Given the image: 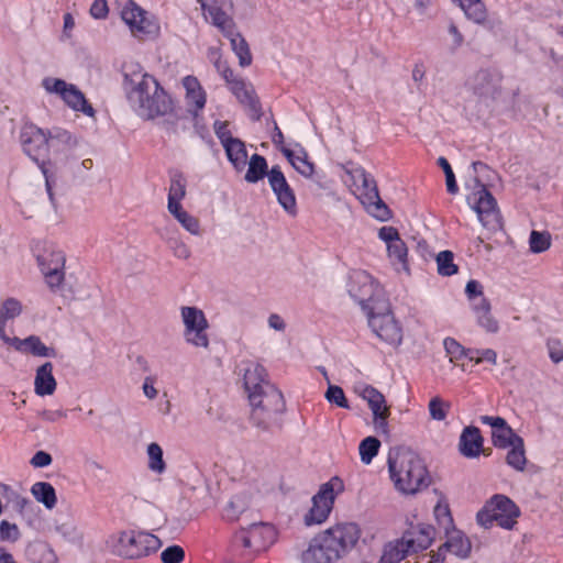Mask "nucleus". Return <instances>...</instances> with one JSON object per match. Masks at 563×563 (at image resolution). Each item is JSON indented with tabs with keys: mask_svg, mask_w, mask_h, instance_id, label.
<instances>
[{
	"mask_svg": "<svg viewBox=\"0 0 563 563\" xmlns=\"http://www.w3.org/2000/svg\"><path fill=\"white\" fill-rule=\"evenodd\" d=\"M324 398L340 408L349 409L350 405L343 389L338 385H329Z\"/></svg>",
	"mask_w": 563,
	"mask_h": 563,
	"instance_id": "nucleus-53",
	"label": "nucleus"
},
{
	"mask_svg": "<svg viewBox=\"0 0 563 563\" xmlns=\"http://www.w3.org/2000/svg\"><path fill=\"white\" fill-rule=\"evenodd\" d=\"M20 139L24 152L30 156H35L43 146L48 148L51 130L44 131L33 124H29L22 129Z\"/></svg>",
	"mask_w": 563,
	"mask_h": 563,
	"instance_id": "nucleus-25",
	"label": "nucleus"
},
{
	"mask_svg": "<svg viewBox=\"0 0 563 563\" xmlns=\"http://www.w3.org/2000/svg\"><path fill=\"white\" fill-rule=\"evenodd\" d=\"M185 558V551L179 545H170L161 553L163 563H180Z\"/></svg>",
	"mask_w": 563,
	"mask_h": 563,
	"instance_id": "nucleus-56",
	"label": "nucleus"
},
{
	"mask_svg": "<svg viewBox=\"0 0 563 563\" xmlns=\"http://www.w3.org/2000/svg\"><path fill=\"white\" fill-rule=\"evenodd\" d=\"M168 212L181 224V227L192 235L201 233L199 220L188 213L183 206L167 209Z\"/></svg>",
	"mask_w": 563,
	"mask_h": 563,
	"instance_id": "nucleus-40",
	"label": "nucleus"
},
{
	"mask_svg": "<svg viewBox=\"0 0 563 563\" xmlns=\"http://www.w3.org/2000/svg\"><path fill=\"white\" fill-rule=\"evenodd\" d=\"M230 90L238 100L251 112L253 119L260 118V106L254 89L242 80L232 81Z\"/></svg>",
	"mask_w": 563,
	"mask_h": 563,
	"instance_id": "nucleus-28",
	"label": "nucleus"
},
{
	"mask_svg": "<svg viewBox=\"0 0 563 563\" xmlns=\"http://www.w3.org/2000/svg\"><path fill=\"white\" fill-rule=\"evenodd\" d=\"M275 530L272 526L258 523L252 526L242 538V544L250 550V554H258L265 551L275 541Z\"/></svg>",
	"mask_w": 563,
	"mask_h": 563,
	"instance_id": "nucleus-22",
	"label": "nucleus"
},
{
	"mask_svg": "<svg viewBox=\"0 0 563 563\" xmlns=\"http://www.w3.org/2000/svg\"><path fill=\"white\" fill-rule=\"evenodd\" d=\"M325 533L331 539L333 547L338 550L340 558L347 550L352 549L361 537L360 528L352 522L339 523L325 530Z\"/></svg>",
	"mask_w": 563,
	"mask_h": 563,
	"instance_id": "nucleus-21",
	"label": "nucleus"
},
{
	"mask_svg": "<svg viewBox=\"0 0 563 563\" xmlns=\"http://www.w3.org/2000/svg\"><path fill=\"white\" fill-rule=\"evenodd\" d=\"M438 164L443 169V172L445 174V184H446L448 191L450 194H452V195L456 194L457 192V185H456L455 176H454V173H453V170L451 168V165L449 164V162L444 157H440L438 159Z\"/></svg>",
	"mask_w": 563,
	"mask_h": 563,
	"instance_id": "nucleus-55",
	"label": "nucleus"
},
{
	"mask_svg": "<svg viewBox=\"0 0 563 563\" xmlns=\"http://www.w3.org/2000/svg\"><path fill=\"white\" fill-rule=\"evenodd\" d=\"M54 531L65 541L70 543H79L84 539V533L78 525L70 518L56 521Z\"/></svg>",
	"mask_w": 563,
	"mask_h": 563,
	"instance_id": "nucleus-38",
	"label": "nucleus"
},
{
	"mask_svg": "<svg viewBox=\"0 0 563 563\" xmlns=\"http://www.w3.org/2000/svg\"><path fill=\"white\" fill-rule=\"evenodd\" d=\"M472 311L476 324L486 333H497L500 329L499 321L492 312V305L488 299H478L472 303Z\"/></svg>",
	"mask_w": 563,
	"mask_h": 563,
	"instance_id": "nucleus-26",
	"label": "nucleus"
},
{
	"mask_svg": "<svg viewBox=\"0 0 563 563\" xmlns=\"http://www.w3.org/2000/svg\"><path fill=\"white\" fill-rule=\"evenodd\" d=\"M378 238L386 244L387 256L398 272L409 274L408 247L394 227H382Z\"/></svg>",
	"mask_w": 563,
	"mask_h": 563,
	"instance_id": "nucleus-16",
	"label": "nucleus"
},
{
	"mask_svg": "<svg viewBox=\"0 0 563 563\" xmlns=\"http://www.w3.org/2000/svg\"><path fill=\"white\" fill-rule=\"evenodd\" d=\"M90 15L93 19L103 20L108 16L109 7L107 0H95L90 7Z\"/></svg>",
	"mask_w": 563,
	"mask_h": 563,
	"instance_id": "nucleus-59",
	"label": "nucleus"
},
{
	"mask_svg": "<svg viewBox=\"0 0 563 563\" xmlns=\"http://www.w3.org/2000/svg\"><path fill=\"white\" fill-rule=\"evenodd\" d=\"M519 515V508L510 498L505 495H495L478 511L476 519L484 528H489L495 522L504 529L511 530Z\"/></svg>",
	"mask_w": 563,
	"mask_h": 563,
	"instance_id": "nucleus-9",
	"label": "nucleus"
},
{
	"mask_svg": "<svg viewBox=\"0 0 563 563\" xmlns=\"http://www.w3.org/2000/svg\"><path fill=\"white\" fill-rule=\"evenodd\" d=\"M121 18L134 37L146 40L159 35L158 20L131 0L122 5Z\"/></svg>",
	"mask_w": 563,
	"mask_h": 563,
	"instance_id": "nucleus-14",
	"label": "nucleus"
},
{
	"mask_svg": "<svg viewBox=\"0 0 563 563\" xmlns=\"http://www.w3.org/2000/svg\"><path fill=\"white\" fill-rule=\"evenodd\" d=\"M478 115L500 114L510 108L516 91L504 85V76L494 69L479 70L471 82Z\"/></svg>",
	"mask_w": 563,
	"mask_h": 563,
	"instance_id": "nucleus-3",
	"label": "nucleus"
},
{
	"mask_svg": "<svg viewBox=\"0 0 563 563\" xmlns=\"http://www.w3.org/2000/svg\"><path fill=\"white\" fill-rule=\"evenodd\" d=\"M465 15L475 23H483L486 18V8L481 0H457Z\"/></svg>",
	"mask_w": 563,
	"mask_h": 563,
	"instance_id": "nucleus-43",
	"label": "nucleus"
},
{
	"mask_svg": "<svg viewBox=\"0 0 563 563\" xmlns=\"http://www.w3.org/2000/svg\"><path fill=\"white\" fill-rule=\"evenodd\" d=\"M451 404L440 396H434L428 405L429 416L434 421H443L446 419Z\"/></svg>",
	"mask_w": 563,
	"mask_h": 563,
	"instance_id": "nucleus-49",
	"label": "nucleus"
},
{
	"mask_svg": "<svg viewBox=\"0 0 563 563\" xmlns=\"http://www.w3.org/2000/svg\"><path fill=\"white\" fill-rule=\"evenodd\" d=\"M214 67L230 86H232V81H236V79L233 76L232 69L228 66V64L224 60L221 59V56H218L214 59Z\"/></svg>",
	"mask_w": 563,
	"mask_h": 563,
	"instance_id": "nucleus-61",
	"label": "nucleus"
},
{
	"mask_svg": "<svg viewBox=\"0 0 563 563\" xmlns=\"http://www.w3.org/2000/svg\"><path fill=\"white\" fill-rule=\"evenodd\" d=\"M358 396L365 400L373 413V423L375 430L383 434H388V417L390 415L385 396L376 388L366 385L358 389Z\"/></svg>",
	"mask_w": 563,
	"mask_h": 563,
	"instance_id": "nucleus-18",
	"label": "nucleus"
},
{
	"mask_svg": "<svg viewBox=\"0 0 563 563\" xmlns=\"http://www.w3.org/2000/svg\"><path fill=\"white\" fill-rule=\"evenodd\" d=\"M180 318L184 325L183 336L187 344L208 351L210 347V324L205 312L194 306H183Z\"/></svg>",
	"mask_w": 563,
	"mask_h": 563,
	"instance_id": "nucleus-13",
	"label": "nucleus"
},
{
	"mask_svg": "<svg viewBox=\"0 0 563 563\" xmlns=\"http://www.w3.org/2000/svg\"><path fill=\"white\" fill-rule=\"evenodd\" d=\"M22 312V305L19 300L14 298H8L3 301L2 307L0 309V316L2 319H13L18 317Z\"/></svg>",
	"mask_w": 563,
	"mask_h": 563,
	"instance_id": "nucleus-54",
	"label": "nucleus"
},
{
	"mask_svg": "<svg viewBox=\"0 0 563 563\" xmlns=\"http://www.w3.org/2000/svg\"><path fill=\"white\" fill-rule=\"evenodd\" d=\"M183 87L186 91L187 104L196 112L200 111L206 104L207 97L198 79L194 76H186L183 79Z\"/></svg>",
	"mask_w": 563,
	"mask_h": 563,
	"instance_id": "nucleus-30",
	"label": "nucleus"
},
{
	"mask_svg": "<svg viewBox=\"0 0 563 563\" xmlns=\"http://www.w3.org/2000/svg\"><path fill=\"white\" fill-rule=\"evenodd\" d=\"M162 545L161 540L148 532H139L128 539L126 554L130 558H143L155 553Z\"/></svg>",
	"mask_w": 563,
	"mask_h": 563,
	"instance_id": "nucleus-23",
	"label": "nucleus"
},
{
	"mask_svg": "<svg viewBox=\"0 0 563 563\" xmlns=\"http://www.w3.org/2000/svg\"><path fill=\"white\" fill-rule=\"evenodd\" d=\"M438 272L442 276H451L457 272V266L453 263V253L442 251L437 256Z\"/></svg>",
	"mask_w": 563,
	"mask_h": 563,
	"instance_id": "nucleus-50",
	"label": "nucleus"
},
{
	"mask_svg": "<svg viewBox=\"0 0 563 563\" xmlns=\"http://www.w3.org/2000/svg\"><path fill=\"white\" fill-rule=\"evenodd\" d=\"M507 454V463L518 471H522L526 465V455L523 449V440L515 439Z\"/></svg>",
	"mask_w": 563,
	"mask_h": 563,
	"instance_id": "nucleus-47",
	"label": "nucleus"
},
{
	"mask_svg": "<svg viewBox=\"0 0 563 563\" xmlns=\"http://www.w3.org/2000/svg\"><path fill=\"white\" fill-rule=\"evenodd\" d=\"M269 187L283 210L290 217L298 213L297 199L285 175L278 166H274L267 174Z\"/></svg>",
	"mask_w": 563,
	"mask_h": 563,
	"instance_id": "nucleus-17",
	"label": "nucleus"
},
{
	"mask_svg": "<svg viewBox=\"0 0 563 563\" xmlns=\"http://www.w3.org/2000/svg\"><path fill=\"white\" fill-rule=\"evenodd\" d=\"M476 354H477V364L483 363V362H488L492 365H496V363H497V353L492 349L476 351Z\"/></svg>",
	"mask_w": 563,
	"mask_h": 563,
	"instance_id": "nucleus-63",
	"label": "nucleus"
},
{
	"mask_svg": "<svg viewBox=\"0 0 563 563\" xmlns=\"http://www.w3.org/2000/svg\"><path fill=\"white\" fill-rule=\"evenodd\" d=\"M57 383L53 375V364L46 362L36 369L34 378V391L37 396H51L56 389Z\"/></svg>",
	"mask_w": 563,
	"mask_h": 563,
	"instance_id": "nucleus-29",
	"label": "nucleus"
},
{
	"mask_svg": "<svg viewBox=\"0 0 563 563\" xmlns=\"http://www.w3.org/2000/svg\"><path fill=\"white\" fill-rule=\"evenodd\" d=\"M380 448V441L375 437L365 438L358 445L361 461L364 464H371L377 455Z\"/></svg>",
	"mask_w": 563,
	"mask_h": 563,
	"instance_id": "nucleus-48",
	"label": "nucleus"
},
{
	"mask_svg": "<svg viewBox=\"0 0 563 563\" xmlns=\"http://www.w3.org/2000/svg\"><path fill=\"white\" fill-rule=\"evenodd\" d=\"M64 103L75 112H81L82 114L95 119L96 111L89 103L84 92L76 86L73 85Z\"/></svg>",
	"mask_w": 563,
	"mask_h": 563,
	"instance_id": "nucleus-32",
	"label": "nucleus"
},
{
	"mask_svg": "<svg viewBox=\"0 0 563 563\" xmlns=\"http://www.w3.org/2000/svg\"><path fill=\"white\" fill-rule=\"evenodd\" d=\"M123 75L129 103L141 118L150 120L173 110L170 97L140 64L125 63Z\"/></svg>",
	"mask_w": 563,
	"mask_h": 563,
	"instance_id": "nucleus-2",
	"label": "nucleus"
},
{
	"mask_svg": "<svg viewBox=\"0 0 563 563\" xmlns=\"http://www.w3.org/2000/svg\"><path fill=\"white\" fill-rule=\"evenodd\" d=\"M343 482L339 477H332L328 483L320 486L312 498V507L305 516L307 526L320 525L328 518L335 496L343 490Z\"/></svg>",
	"mask_w": 563,
	"mask_h": 563,
	"instance_id": "nucleus-15",
	"label": "nucleus"
},
{
	"mask_svg": "<svg viewBox=\"0 0 563 563\" xmlns=\"http://www.w3.org/2000/svg\"><path fill=\"white\" fill-rule=\"evenodd\" d=\"M388 467L396 489L404 494H415L427 485V468L412 451H400L389 456Z\"/></svg>",
	"mask_w": 563,
	"mask_h": 563,
	"instance_id": "nucleus-6",
	"label": "nucleus"
},
{
	"mask_svg": "<svg viewBox=\"0 0 563 563\" xmlns=\"http://www.w3.org/2000/svg\"><path fill=\"white\" fill-rule=\"evenodd\" d=\"M434 518L443 531L453 528V519L450 512L449 504L444 497H440L433 508Z\"/></svg>",
	"mask_w": 563,
	"mask_h": 563,
	"instance_id": "nucleus-46",
	"label": "nucleus"
},
{
	"mask_svg": "<svg viewBox=\"0 0 563 563\" xmlns=\"http://www.w3.org/2000/svg\"><path fill=\"white\" fill-rule=\"evenodd\" d=\"M366 314L372 331L382 341L395 347L401 344L402 329L391 312L388 299L380 300L379 305H372Z\"/></svg>",
	"mask_w": 563,
	"mask_h": 563,
	"instance_id": "nucleus-10",
	"label": "nucleus"
},
{
	"mask_svg": "<svg viewBox=\"0 0 563 563\" xmlns=\"http://www.w3.org/2000/svg\"><path fill=\"white\" fill-rule=\"evenodd\" d=\"M73 85L74 84L67 82L62 78L53 76L44 77L41 81V87L46 93L60 98L63 102L66 100Z\"/></svg>",
	"mask_w": 563,
	"mask_h": 563,
	"instance_id": "nucleus-39",
	"label": "nucleus"
},
{
	"mask_svg": "<svg viewBox=\"0 0 563 563\" xmlns=\"http://www.w3.org/2000/svg\"><path fill=\"white\" fill-rule=\"evenodd\" d=\"M214 133L220 140L222 146L227 144L229 141L233 140L231 132L228 129V122L225 121H216L213 124Z\"/></svg>",
	"mask_w": 563,
	"mask_h": 563,
	"instance_id": "nucleus-60",
	"label": "nucleus"
},
{
	"mask_svg": "<svg viewBox=\"0 0 563 563\" xmlns=\"http://www.w3.org/2000/svg\"><path fill=\"white\" fill-rule=\"evenodd\" d=\"M31 494L37 503L44 505L46 509H53L57 505L55 488L51 483L36 482L31 487Z\"/></svg>",
	"mask_w": 563,
	"mask_h": 563,
	"instance_id": "nucleus-35",
	"label": "nucleus"
},
{
	"mask_svg": "<svg viewBox=\"0 0 563 563\" xmlns=\"http://www.w3.org/2000/svg\"><path fill=\"white\" fill-rule=\"evenodd\" d=\"M467 202L485 230L495 233L503 229V217L497 201L483 184L476 180L474 190L467 196Z\"/></svg>",
	"mask_w": 563,
	"mask_h": 563,
	"instance_id": "nucleus-11",
	"label": "nucleus"
},
{
	"mask_svg": "<svg viewBox=\"0 0 563 563\" xmlns=\"http://www.w3.org/2000/svg\"><path fill=\"white\" fill-rule=\"evenodd\" d=\"M481 421L492 428V440L495 446L505 449L510 446L515 439H521L501 417L482 416Z\"/></svg>",
	"mask_w": 563,
	"mask_h": 563,
	"instance_id": "nucleus-24",
	"label": "nucleus"
},
{
	"mask_svg": "<svg viewBox=\"0 0 563 563\" xmlns=\"http://www.w3.org/2000/svg\"><path fill=\"white\" fill-rule=\"evenodd\" d=\"M0 496L5 499L7 506L19 514H23L31 504L30 499L4 483H0Z\"/></svg>",
	"mask_w": 563,
	"mask_h": 563,
	"instance_id": "nucleus-37",
	"label": "nucleus"
},
{
	"mask_svg": "<svg viewBox=\"0 0 563 563\" xmlns=\"http://www.w3.org/2000/svg\"><path fill=\"white\" fill-rule=\"evenodd\" d=\"M186 196V179L183 175H175L172 178L169 191H168V202L167 209H172L178 206H181V200Z\"/></svg>",
	"mask_w": 563,
	"mask_h": 563,
	"instance_id": "nucleus-42",
	"label": "nucleus"
},
{
	"mask_svg": "<svg viewBox=\"0 0 563 563\" xmlns=\"http://www.w3.org/2000/svg\"><path fill=\"white\" fill-rule=\"evenodd\" d=\"M434 539L431 526L418 523L410 526L400 538L386 542L378 563H400L407 556L426 550Z\"/></svg>",
	"mask_w": 563,
	"mask_h": 563,
	"instance_id": "nucleus-7",
	"label": "nucleus"
},
{
	"mask_svg": "<svg viewBox=\"0 0 563 563\" xmlns=\"http://www.w3.org/2000/svg\"><path fill=\"white\" fill-rule=\"evenodd\" d=\"M37 260L47 286L53 291H56L60 288L65 276L63 271L65 265V256L63 252L52 251L49 253H44L38 255Z\"/></svg>",
	"mask_w": 563,
	"mask_h": 563,
	"instance_id": "nucleus-20",
	"label": "nucleus"
},
{
	"mask_svg": "<svg viewBox=\"0 0 563 563\" xmlns=\"http://www.w3.org/2000/svg\"><path fill=\"white\" fill-rule=\"evenodd\" d=\"M32 560L36 563H55L57 558L53 549L45 542H36L30 547Z\"/></svg>",
	"mask_w": 563,
	"mask_h": 563,
	"instance_id": "nucleus-45",
	"label": "nucleus"
},
{
	"mask_svg": "<svg viewBox=\"0 0 563 563\" xmlns=\"http://www.w3.org/2000/svg\"><path fill=\"white\" fill-rule=\"evenodd\" d=\"M247 164H249V168L245 174V180L247 183H251V184L257 183L265 175L267 176V174L269 173L267 170L266 159L258 154L252 155L250 157V159L247 161Z\"/></svg>",
	"mask_w": 563,
	"mask_h": 563,
	"instance_id": "nucleus-41",
	"label": "nucleus"
},
{
	"mask_svg": "<svg viewBox=\"0 0 563 563\" xmlns=\"http://www.w3.org/2000/svg\"><path fill=\"white\" fill-rule=\"evenodd\" d=\"M267 323L271 329L278 332H284L286 329L285 320L277 313L269 314Z\"/></svg>",
	"mask_w": 563,
	"mask_h": 563,
	"instance_id": "nucleus-64",
	"label": "nucleus"
},
{
	"mask_svg": "<svg viewBox=\"0 0 563 563\" xmlns=\"http://www.w3.org/2000/svg\"><path fill=\"white\" fill-rule=\"evenodd\" d=\"M227 157L236 170H243L247 164V152L245 144L234 137L223 145Z\"/></svg>",
	"mask_w": 563,
	"mask_h": 563,
	"instance_id": "nucleus-34",
	"label": "nucleus"
},
{
	"mask_svg": "<svg viewBox=\"0 0 563 563\" xmlns=\"http://www.w3.org/2000/svg\"><path fill=\"white\" fill-rule=\"evenodd\" d=\"M78 139L69 131L60 128H54L51 130V140L47 148L49 153V162L42 166V172L45 177V197L40 202L41 209L55 207L53 191L55 175L51 165L56 167H67L70 163L78 161Z\"/></svg>",
	"mask_w": 563,
	"mask_h": 563,
	"instance_id": "nucleus-4",
	"label": "nucleus"
},
{
	"mask_svg": "<svg viewBox=\"0 0 563 563\" xmlns=\"http://www.w3.org/2000/svg\"><path fill=\"white\" fill-rule=\"evenodd\" d=\"M147 466L156 474H163L166 470V463L163 459V449L156 442H152L146 448Z\"/></svg>",
	"mask_w": 563,
	"mask_h": 563,
	"instance_id": "nucleus-44",
	"label": "nucleus"
},
{
	"mask_svg": "<svg viewBox=\"0 0 563 563\" xmlns=\"http://www.w3.org/2000/svg\"><path fill=\"white\" fill-rule=\"evenodd\" d=\"M198 2L203 20L216 26L230 40L232 51L239 57L240 65L249 66L252 55L246 41L236 31L235 23L229 14L232 7L231 0H198Z\"/></svg>",
	"mask_w": 563,
	"mask_h": 563,
	"instance_id": "nucleus-5",
	"label": "nucleus"
},
{
	"mask_svg": "<svg viewBox=\"0 0 563 563\" xmlns=\"http://www.w3.org/2000/svg\"><path fill=\"white\" fill-rule=\"evenodd\" d=\"M244 390L252 408L253 423L267 430L277 423L285 411V400L282 391L268 380L264 366L255 362H244L240 368Z\"/></svg>",
	"mask_w": 563,
	"mask_h": 563,
	"instance_id": "nucleus-1",
	"label": "nucleus"
},
{
	"mask_svg": "<svg viewBox=\"0 0 563 563\" xmlns=\"http://www.w3.org/2000/svg\"><path fill=\"white\" fill-rule=\"evenodd\" d=\"M529 243L533 253H542L551 246V236L547 232L532 231Z\"/></svg>",
	"mask_w": 563,
	"mask_h": 563,
	"instance_id": "nucleus-52",
	"label": "nucleus"
},
{
	"mask_svg": "<svg viewBox=\"0 0 563 563\" xmlns=\"http://www.w3.org/2000/svg\"><path fill=\"white\" fill-rule=\"evenodd\" d=\"M344 170L349 176L353 192L366 211L379 221L389 220L390 211L379 198L375 180L362 167L344 166Z\"/></svg>",
	"mask_w": 563,
	"mask_h": 563,
	"instance_id": "nucleus-8",
	"label": "nucleus"
},
{
	"mask_svg": "<svg viewBox=\"0 0 563 563\" xmlns=\"http://www.w3.org/2000/svg\"><path fill=\"white\" fill-rule=\"evenodd\" d=\"M483 446V438L476 427H466L460 438V451L466 457H475Z\"/></svg>",
	"mask_w": 563,
	"mask_h": 563,
	"instance_id": "nucleus-31",
	"label": "nucleus"
},
{
	"mask_svg": "<svg viewBox=\"0 0 563 563\" xmlns=\"http://www.w3.org/2000/svg\"><path fill=\"white\" fill-rule=\"evenodd\" d=\"M443 344L448 355L450 356V362L460 358L464 354L463 346L454 339L448 338L444 340Z\"/></svg>",
	"mask_w": 563,
	"mask_h": 563,
	"instance_id": "nucleus-57",
	"label": "nucleus"
},
{
	"mask_svg": "<svg viewBox=\"0 0 563 563\" xmlns=\"http://www.w3.org/2000/svg\"><path fill=\"white\" fill-rule=\"evenodd\" d=\"M338 559V550L325 531L316 536L301 554L302 563H333Z\"/></svg>",
	"mask_w": 563,
	"mask_h": 563,
	"instance_id": "nucleus-19",
	"label": "nucleus"
},
{
	"mask_svg": "<svg viewBox=\"0 0 563 563\" xmlns=\"http://www.w3.org/2000/svg\"><path fill=\"white\" fill-rule=\"evenodd\" d=\"M445 542L442 548L459 558H466L472 549L471 541L454 527L444 531Z\"/></svg>",
	"mask_w": 563,
	"mask_h": 563,
	"instance_id": "nucleus-27",
	"label": "nucleus"
},
{
	"mask_svg": "<svg viewBox=\"0 0 563 563\" xmlns=\"http://www.w3.org/2000/svg\"><path fill=\"white\" fill-rule=\"evenodd\" d=\"M283 153L291 166L303 177L309 178L313 175L314 165L308 161V154L303 150L299 153H295L289 148H283Z\"/></svg>",
	"mask_w": 563,
	"mask_h": 563,
	"instance_id": "nucleus-36",
	"label": "nucleus"
},
{
	"mask_svg": "<svg viewBox=\"0 0 563 563\" xmlns=\"http://www.w3.org/2000/svg\"><path fill=\"white\" fill-rule=\"evenodd\" d=\"M11 345L22 353H31L35 356H51L53 350L45 346L40 338L31 335L26 339L13 338Z\"/></svg>",
	"mask_w": 563,
	"mask_h": 563,
	"instance_id": "nucleus-33",
	"label": "nucleus"
},
{
	"mask_svg": "<svg viewBox=\"0 0 563 563\" xmlns=\"http://www.w3.org/2000/svg\"><path fill=\"white\" fill-rule=\"evenodd\" d=\"M345 289L365 312L369 311L372 305H379L380 300L387 299L384 289L363 271H355L349 275Z\"/></svg>",
	"mask_w": 563,
	"mask_h": 563,
	"instance_id": "nucleus-12",
	"label": "nucleus"
},
{
	"mask_svg": "<svg viewBox=\"0 0 563 563\" xmlns=\"http://www.w3.org/2000/svg\"><path fill=\"white\" fill-rule=\"evenodd\" d=\"M52 455L45 451H37L30 460V464L34 468L47 467L52 464Z\"/></svg>",
	"mask_w": 563,
	"mask_h": 563,
	"instance_id": "nucleus-62",
	"label": "nucleus"
},
{
	"mask_svg": "<svg viewBox=\"0 0 563 563\" xmlns=\"http://www.w3.org/2000/svg\"><path fill=\"white\" fill-rule=\"evenodd\" d=\"M465 294L471 301V305L478 299H486L483 296V286L477 280H470L466 284Z\"/></svg>",
	"mask_w": 563,
	"mask_h": 563,
	"instance_id": "nucleus-58",
	"label": "nucleus"
},
{
	"mask_svg": "<svg viewBox=\"0 0 563 563\" xmlns=\"http://www.w3.org/2000/svg\"><path fill=\"white\" fill-rule=\"evenodd\" d=\"M21 538V530L16 523L8 520L0 521V540L2 542L15 543Z\"/></svg>",
	"mask_w": 563,
	"mask_h": 563,
	"instance_id": "nucleus-51",
	"label": "nucleus"
}]
</instances>
